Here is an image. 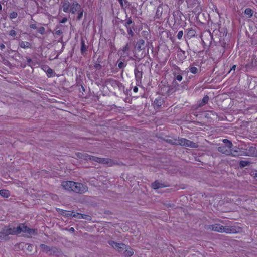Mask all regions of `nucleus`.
<instances>
[{"label":"nucleus","mask_w":257,"mask_h":257,"mask_svg":"<svg viewBox=\"0 0 257 257\" xmlns=\"http://www.w3.org/2000/svg\"><path fill=\"white\" fill-rule=\"evenodd\" d=\"M0 239H4V240L7 239L6 234H5V232H4L3 229L2 230V231H0Z\"/></svg>","instance_id":"09e8293b"},{"label":"nucleus","mask_w":257,"mask_h":257,"mask_svg":"<svg viewBox=\"0 0 257 257\" xmlns=\"http://www.w3.org/2000/svg\"><path fill=\"white\" fill-rule=\"evenodd\" d=\"M172 86L173 88H174V90L175 91H180L181 90L180 84H178L175 80L173 81Z\"/></svg>","instance_id":"c9c22d12"},{"label":"nucleus","mask_w":257,"mask_h":257,"mask_svg":"<svg viewBox=\"0 0 257 257\" xmlns=\"http://www.w3.org/2000/svg\"><path fill=\"white\" fill-rule=\"evenodd\" d=\"M240 155V154L238 153V151H237V150L232 151V150L231 149V154L230 155L233 156V157H237V156H239Z\"/></svg>","instance_id":"de8ad7c7"},{"label":"nucleus","mask_w":257,"mask_h":257,"mask_svg":"<svg viewBox=\"0 0 257 257\" xmlns=\"http://www.w3.org/2000/svg\"><path fill=\"white\" fill-rule=\"evenodd\" d=\"M67 21V19L66 18H63V19L61 20L60 22H61V23H65Z\"/></svg>","instance_id":"0e129e2a"},{"label":"nucleus","mask_w":257,"mask_h":257,"mask_svg":"<svg viewBox=\"0 0 257 257\" xmlns=\"http://www.w3.org/2000/svg\"><path fill=\"white\" fill-rule=\"evenodd\" d=\"M133 23V21L131 18H129L126 21L125 23V26L126 27H130V25Z\"/></svg>","instance_id":"a18cd8bd"},{"label":"nucleus","mask_w":257,"mask_h":257,"mask_svg":"<svg viewBox=\"0 0 257 257\" xmlns=\"http://www.w3.org/2000/svg\"><path fill=\"white\" fill-rule=\"evenodd\" d=\"M88 191L87 186L80 183L75 182V184L73 187L72 191L79 194H83Z\"/></svg>","instance_id":"0eeeda50"},{"label":"nucleus","mask_w":257,"mask_h":257,"mask_svg":"<svg viewBox=\"0 0 257 257\" xmlns=\"http://www.w3.org/2000/svg\"><path fill=\"white\" fill-rule=\"evenodd\" d=\"M183 73H179V74H177V75H176L175 76V79L174 80L176 81V80H178L179 81H182V79H183V77L182 76V74Z\"/></svg>","instance_id":"a19ab883"},{"label":"nucleus","mask_w":257,"mask_h":257,"mask_svg":"<svg viewBox=\"0 0 257 257\" xmlns=\"http://www.w3.org/2000/svg\"><path fill=\"white\" fill-rule=\"evenodd\" d=\"M20 46L22 48H31V44L26 41H21L19 43Z\"/></svg>","instance_id":"c85d7f7f"},{"label":"nucleus","mask_w":257,"mask_h":257,"mask_svg":"<svg viewBox=\"0 0 257 257\" xmlns=\"http://www.w3.org/2000/svg\"><path fill=\"white\" fill-rule=\"evenodd\" d=\"M5 48V46L4 44H1L0 45V49L3 50V49H4Z\"/></svg>","instance_id":"69168bd1"},{"label":"nucleus","mask_w":257,"mask_h":257,"mask_svg":"<svg viewBox=\"0 0 257 257\" xmlns=\"http://www.w3.org/2000/svg\"><path fill=\"white\" fill-rule=\"evenodd\" d=\"M94 67L95 69H98V70H100L103 66H104V64L103 65H102V64H100V63H98L96 62H94Z\"/></svg>","instance_id":"58836bf2"},{"label":"nucleus","mask_w":257,"mask_h":257,"mask_svg":"<svg viewBox=\"0 0 257 257\" xmlns=\"http://www.w3.org/2000/svg\"><path fill=\"white\" fill-rule=\"evenodd\" d=\"M129 51H130V46L128 43H127L123 47L122 49L119 51V52L121 54V58L122 57H125L129 55Z\"/></svg>","instance_id":"f3484780"},{"label":"nucleus","mask_w":257,"mask_h":257,"mask_svg":"<svg viewBox=\"0 0 257 257\" xmlns=\"http://www.w3.org/2000/svg\"><path fill=\"white\" fill-rule=\"evenodd\" d=\"M145 42L143 39L139 40L135 47V57L139 60L143 58L146 55L145 51Z\"/></svg>","instance_id":"7ed1b4c3"},{"label":"nucleus","mask_w":257,"mask_h":257,"mask_svg":"<svg viewBox=\"0 0 257 257\" xmlns=\"http://www.w3.org/2000/svg\"><path fill=\"white\" fill-rule=\"evenodd\" d=\"M91 159L92 161H95L101 164H106L108 165V166H111L113 164L112 161L108 158H102L93 156L92 158H91Z\"/></svg>","instance_id":"1a4fd4ad"},{"label":"nucleus","mask_w":257,"mask_h":257,"mask_svg":"<svg viewBox=\"0 0 257 257\" xmlns=\"http://www.w3.org/2000/svg\"><path fill=\"white\" fill-rule=\"evenodd\" d=\"M58 27H57L56 28V29L54 30L55 34L58 35H61L63 33L62 30L60 29H58Z\"/></svg>","instance_id":"8fccbe9b"},{"label":"nucleus","mask_w":257,"mask_h":257,"mask_svg":"<svg viewBox=\"0 0 257 257\" xmlns=\"http://www.w3.org/2000/svg\"><path fill=\"white\" fill-rule=\"evenodd\" d=\"M167 186L163 183H160L158 180H156L155 182L152 183L151 187L155 190L158 189L159 188L166 187Z\"/></svg>","instance_id":"aec40b11"},{"label":"nucleus","mask_w":257,"mask_h":257,"mask_svg":"<svg viewBox=\"0 0 257 257\" xmlns=\"http://www.w3.org/2000/svg\"><path fill=\"white\" fill-rule=\"evenodd\" d=\"M257 67V59L256 56L253 55L251 59H249L248 62L245 65V68L247 71L251 70Z\"/></svg>","instance_id":"9d476101"},{"label":"nucleus","mask_w":257,"mask_h":257,"mask_svg":"<svg viewBox=\"0 0 257 257\" xmlns=\"http://www.w3.org/2000/svg\"><path fill=\"white\" fill-rule=\"evenodd\" d=\"M74 184L75 182L68 181L63 182L61 185L65 190L68 191H72L73 187Z\"/></svg>","instance_id":"9b49d317"},{"label":"nucleus","mask_w":257,"mask_h":257,"mask_svg":"<svg viewBox=\"0 0 257 257\" xmlns=\"http://www.w3.org/2000/svg\"><path fill=\"white\" fill-rule=\"evenodd\" d=\"M135 76L136 80L137 82L141 81L142 77V69L138 67H136L134 70Z\"/></svg>","instance_id":"dca6fc26"},{"label":"nucleus","mask_w":257,"mask_h":257,"mask_svg":"<svg viewBox=\"0 0 257 257\" xmlns=\"http://www.w3.org/2000/svg\"><path fill=\"white\" fill-rule=\"evenodd\" d=\"M81 214L79 213L73 214V217H75V218H81Z\"/></svg>","instance_id":"bf43d9fd"},{"label":"nucleus","mask_w":257,"mask_h":257,"mask_svg":"<svg viewBox=\"0 0 257 257\" xmlns=\"http://www.w3.org/2000/svg\"><path fill=\"white\" fill-rule=\"evenodd\" d=\"M250 164L249 161L241 160L239 162V167L241 168H243L246 166H249Z\"/></svg>","instance_id":"72a5a7b5"},{"label":"nucleus","mask_w":257,"mask_h":257,"mask_svg":"<svg viewBox=\"0 0 257 257\" xmlns=\"http://www.w3.org/2000/svg\"><path fill=\"white\" fill-rule=\"evenodd\" d=\"M78 16H77V19L78 20H79L82 17L83 11L82 9H80V11H78Z\"/></svg>","instance_id":"603ef678"},{"label":"nucleus","mask_w":257,"mask_h":257,"mask_svg":"<svg viewBox=\"0 0 257 257\" xmlns=\"http://www.w3.org/2000/svg\"><path fill=\"white\" fill-rule=\"evenodd\" d=\"M30 27L31 28H32V29H37V27L36 25L35 24H31L30 25Z\"/></svg>","instance_id":"680f3d73"},{"label":"nucleus","mask_w":257,"mask_h":257,"mask_svg":"<svg viewBox=\"0 0 257 257\" xmlns=\"http://www.w3.org/2000/svg\"><path fill=\"white\" fill-rule=\"evenodd\" d=\"M80 9H81V6L76 2H73L71 5H70L69 12L74 14L77 11H80Z\"/></svg>","instance_id":"a211bd4d"},{"label":"nucleus","mask_w":257,"mask_h":257,"mask_svg":"<svg viewBox=\"0 0 257 257\" xmlns=\"http://www.w3.org/2000/svg\"><path fill=\"white\" fill-rule=\"evenodd\" d=\"M117 62L118 67H119V69H123L126 66V64L124 63L123 61H118Z\"/></svg>","instance_id":"79ce46f5"},{"label":"nucleus","mask_w":257,"mask_h":257,"mask_svg":"<svg viewBox=\"0 0 257 257\" xmlns=\"http://www.w3.org/2000/svg\"><path fill=\"white\" fill-rule=\"evenodd\" d=\"M180 88H181L180 90L185 89L187 87V85H186V83L185 82H182L181 84H180Z\"/></svg>","instance_id":"4d7b16f0"},{"label":"nucleus","mask_w":257,"mask_h":257,"mask_svg":"<svg viewBox=\"0 0 257 257\" xmlns=\"http://www.w3.org/2000/svg\"><path fill=\"white\" fill-rule=\"evenodd\" d=\"M43 69L47 73V76L49 77H50L53 73V70L47 65L44 66Z\"/></svg>","instance_id":"bb28decb"},{"label":"nucleus","mask_w":257,"mask_h":257,"mask_svg":"<svg viewBox=\"0 0 257 257\" xmlns=\"http://www.w3.org/2000/svg\"><path fill=\"white\" fill-rule=\"evenodd\" d=\"M126 28L128 34L131 36H133V35H134V33L133 32L132 28L131 27H126Z\"/></svg>","instance_id":"6e6d98bb"},{"label":"nucleus","mask_w":257,"mask_h":257,"mask_svg":"<svg viewBox=\"0 0 257 257\" xmlns=\"http://www.w3.org/2000/svg\"><path fill=\"white\" fill-rule=\"evenodd\" d=\"M176 142L177 143L176 144V145H181L182 146L188 147L193 148H196L198 147V145L196 143H194L193 141H191L185 138H176Z\"/></svg>","instance_id":"39448f33"},{"label":"nucleus","mask_w":257,"mask_h":257,"mask_svg":"<svg viewBox=\"0 0 257 257\" xmlns=\"http://www.w3.org/2000/svg\"><path fill=\"white\" fill-rule=\"evenodd\" d=\"M173 15L174 19V22L177 23H180L181 21H183V20L182 18V16H184L182 13L180 11H174L173 13Z\"/></svg>","instance_id":"f8f14e48"},{"label":"nucleus","mask_w":257,"mask_h":257,"mask_svg":"<svg viewBox=\"0 0 257 257\" xmlns=\"http://www.w3.org/2000/svg\"><path fill=\"white\" fill-rule=\"evenodd\" d=\"M106 59H104L103 55H99L97 59L95 61V62L100 63L101 64H104L106 62Z\"/></svg>","instance_id":"2f4dec72"},{"label":"nucleus","mask_w":257,"mask_h":257,"mask_svg":"<svg viewBox=\"0 0 257 257\" xmlns=\"http://www.w3.org/2000/svg\"><path fill=\"white\" fill-rule=\"evenodd\" d=\"M40 247L43 250V251L50 255L56 253L57 250L56 247H50L44 244H41Z\"/></svg>","instance_id":"6e6552de"},{"label":"nucleus","mask_w":257,"mask_h":257,"mask_svg":"<svg viewBox=\"0 0 257 257\" xmlns=\"http://www.w3.org/2000/svg\"><path fill=\"white\" fill-rule=\"evenodd\" d=\"M122 254L125 257H131L134 254V251L130 246H126Z\"/></svg>","instance_id":"4be33fe9"},{"label":"nucleus","mask_w":257,"mask_h":257,"mask_svg":"<svg viewBox=\"0 0 257 257\" xmlns=\"http://www.w3.org/2000/svg\"><path fill=\"white\" fill-rule=\"evenodd\" d=\"M174 206L175 205L173 204H167L166 205V206L168 207H174Z\"/></svg>","instance_id":"338daca9"},{"label":"nucleus","mask_w":257,"mask_h":257,"mask_svg":"<svg viewBox=\"0 0 257 257\" xmlns=\"http://www.w3.org/2000/svg\"><path fill=\"white\" fill-rule=\"evenodd\" d=\"M177 53L178 56H180L182 60L186 58V56H185V52L184 50L180 49V51H178Z\"/></svg>","instance_id":"e433bc0d"},{"label":"nucleus","mask_w":257,"mask_h":257,"mask_svg":"<svg viewBox=\"0 0 257 257\" xmlns=\"http://www.w3.org/2000/svg\"><path fill=\"white\" fill-rule=\"evenodd\" d=\"M189 71L191 73L195 74L197 73L198 70L197 68H196V67L190 66L189 67Z\"/></svg>","instance_id":"4c0bfd02"},{"label":"nucleus","mask_w":257,"mask_h":257,"mask_svg":"<svg viewBox=\"0 0 257 257\" xmlns=\"http://www.w3.org/2000/svg\"><path fill=\"white\" fill-rule=\"evenodd\" d=\"M163 91H166V94L167 95H170L173 94L175 92L174 90V88H173V86H165L163 89Z\"/></svg>","instance_id":"393cba45"},{"label":"nucleus","mask_w":257,"mask_h":257,"mask_svg":"<svg viewBox=\"0 0 257 257\" xmlns=\"http://www.w3.org/2000/svg\"><path fill=\"white\" fill-rule=\"evenodd\" d=\"M61 9L65 12H69L70 4L67 0L61 2Z\"/></svg>","instance_id":"6ab92c4d"},{"label":"nucleus","mask_w":257,"mask_h":257,"mask_svg":"<svg viewBox=\"0 0 257 257\" xmlns=\"http://www.w3.org/2000/svg\"><path fill=\"white\" fill-rule=\"evenodd\" d=\"M108 244L121 254L126 248V245L122 243H117L112 240L108 241Z\"/></svg>","instance_id":"423d86ee"},{"label":"nucleus","mask_w":257,"mask_h":257,"mask_svg":"<svg viewBox=\"0 0 257 257\" xmlns=\"http://www.w3.org/2000/svg\"><path fill=\"white\" fill-rule=\"evenodd\" d=\"M81 218L90 220L91 219V217L90 216L86 215V214H81Z\"/></svg>","instance_id":"5fc2aeb1"},{"label":"nucleus","mask_w":257,"mask_h":257,"mask_svg":"<svg viewBox=\"0 0 257 257\" xmlns=\"http://www.w3.org/2000/svg\"><path fill=\"white\" fill-rule=\"evenodd\" d=\"M122 9H124L125 8H126L127 6L129 5V2L127 1L126 0H117Z\"/></svg>","instance_id":"7c9ffc66"},{"label":"nucleus","mask_w":257,"mask_h":257,"mask_svg":"<svg viewBox=\"0 0 257 257\" xmlns=\"http://www.w3.org/2000/svg\"><path fill=\"white\" fill-rule=\"evenodd\" d=\"M245 15L248 18H251L253 15V11L250 8H247L244 11Z\"/></svg>","instance_id":"473e14b6"},{"label":"nucleus","mask_w":257,"mask_h":257,"mask_svg":"<svg viewBox=\"0 0 257 257\" xmlns=\"http://www.w3.org/2000/svg\"><path fill=\"white\" fill-rule=\"evenodd\" d=\"M173 70H174L173 72L174 76H175L176 75H177V74L183 73L182 71L180 70V68L178 66L174 65H173Z\"/></svg>","instance_id":"f704fd0d"},{"label":"nucleus","mask_w":257,"mask_h":257,"mask_svg":"<svg viewBox=\"0 0 257 257\" xmlns=\"http://www.w3.org/2000/svg\"><path fill=\"white\" fill-rule=\"evenodd\" d=\"M17 16H18L17 13L13 11L10 14V18L11 19L16 18L17 17Z\"/></svg>","instance_id":"37998d69"},{"label":"nucleus","mask_w":257,"mask_h":257,"mask_svg":"<svg viewBox=\"0 0 257 257\" xmlns=\"http://www.w3.org/2000/svg\"><path fill=\"white\" fill-rule=\"evenodd\" d=\"M164 103V99L160 96H158L155 99L153 105L155 109H158L160 108Z\"/></svg>","instance_id":"4468645a"},{"label":"nucleus","mask_w":257,"mask_h":257,"mask_svg":"<svg viewBox=\"0 0 257 257\" xmlns=\"http://www.w3.org/2000/svg\"><path fill=\"white\" fill-rule=\"evenodd\" d=\"M75 156L78 159H81L84 160H90L92 161L91 158H92L93 156H90L88 154L83 152L80 153L77 152L75 153Z\"/></svg>","instance_id":"ddd939ff"},{"label":"nucleus","mask_w":257,"mask_h":257,"mask_svg":"<svg viewBox=\"0 0 257 257\" xmlns=\"http://www.w3.org/2000/svg\"><path fill=\"white\" fill-rule=\"evenodd\" d=\"M57 211L59 214H60L61 215H62L63 216H64V214H65L66 213V210H63L62 209H60V208L57 209Z\"/></svg>","instance_id":"864d4df0"},{"label":"nucleus","mask_w":257,"mask_h":257,"mask_svg":"<svg viewBox=\"0 0 257 257\" xmlns=\"http://www.w3.org/2000/svg\"><path fill=\"white\" fill-rule=\"evenodd\" d=\"M244 154L248 156H255L256 155V148L255 147L250 146L245 150Z\"/></svg>","instance_id":"2eb2a0df"},{"label":"nucleus","mask_w":257,"mask_h":257,"mask_svg":"<svg viewBox=\"0 0 257 257\" xmlns=\"http://www.w3.org/2000/svg\"><path fill=\"white\" fill-rule=\"evenodd\" d=\"M222 142L224 145L218 147V151L226 155H230L231 154V148L233 146L232 142L226 139H223Z\"/></svg>","instance_id":"20e7f679"},{"label":"nucleus","mask_w":257,"mask_h":257,"mask_svg":"<svg viewBox=\"0 0 257 257\" xmlns=\"http://www.w3.org/2000/svg\"><path fill=\"white\" fill-rule=\"evenodd\" d=\"M163 9L162 6L160 5L158 7L155 17V18L159 19L161 18L163 14Z\"/></svg>","instance_id":"a878e982"},{"label":"nucleus","mask_w":257,"mask_h":257,"mask_svg":"<svg viewBox=\"0 0 257 257\" xmlns=\"http://www.w3.org/2000/svg\"><path fill=\"white\" fill-rule=\"evenodd\" d=\"M69 231L70 232H71L73 233V232H75V229H74V228L73 227H71V228L69 229Z\"/></svg>","instance_id":"774afa93"},{"label":"nucleus","mask_w":257,"mask_h":257,"mask_svg":"<svg viewBox=\"0 0 257 257\" xmlns=\"http://www.w3.org/2000/svg\"><path fill=\"white\" fill-rule=\"evenodd\" d=\"M202 10L201 8V7L199 3H197V6L195 7V8L193 10V12L196 14H199L202 12Z\"/></svg>","instance_id":"cd10ccee"},{"label":"nucleus","mask_w":257,"mask_h":257,"mask_svg":"<svg viewBox=\"0 0 257 257\" xmlns=\"http://www.w3.org/2000/svg\"><path fill=\"white\" fill-rule=\"evenodd\" d=\"M188 34L190 36H194L195 35V31L193 29H190L188 32Z\"/></svg>","instance_id":"052dcab7"},{"label":"nucleus","mask_w":257,"mask_h":257,"mask_svg":"<svg viewBox=\"0 0 257 257\" xmlns=\"http://www.w3.org/2000/svg\"><path fill=\"white\" fill-rule=\"evenodd\" d=\"M0 195L4 198H8L10 196L9 191L7 190H0Z\"/></svg>","instance_id":"c756f323"},{"label":"nucleus","mask_w":257,"mask_h":257,"mask_svg":"<svg viewBox=\"0 0 257 257\" xmlns=\"http://www.w3.org/2000/svg\"><path fill=\"white\" fill-rule=\"evenodd\" d=\"M81 53L82 55H84L87 51V46L85 43L84 40L82 39L81 41Z\"/></svg>","instance_id":"b1692460"},{"label":"nucleus","mask_w":257,"mask_h":257,"mask_svg":"<svg viewBox=\"0 0 257 257\" xmlns=\"http://www.w3.org/2000/svg\"><path fill=\"white\" fill-rule=\"evenodd\" d=\"M183 35V31H179V32L177 34V38L179 40L181 39V38H182Z\"/></svg>","instance_id":"13d9d810"},{"label":"nucleus","mask_w":257,"mask_h":257,"mask_svg":"<svg viewBox=\"0 0 257 257\" xmlns=\"http://www.w3.org/2000/svg\"><path fill=\"white\" fill-rule=\"evenodd\" d=\"M9 34L10 36L14 37L17 35V33L15 30H11V31H10Z\"/></svg>","instance_id":"3c124183"},{"label":"nucleus","mask_w":257,"mask_h":257,"mask_svg":"<svg viewBox=\"0 0 257 257\" xmlns=\"http://www.w3.org/2000/svg\"><path fill=\"white\" fill-rule=\"evenodd\" d=\"M27 62L28 65H30V63L32 62V60L30 58H27Z\"/></svg>","instance_id":"e2e57ef3"},{"label":"nucleus","mask_w":257,"mask_h":257,"mask_svg":"<svg viewBox=\"0 0 257 257\" xmlns=\"http://www.w3.org/2000/svg\"><path fill=\"white\" fill-rule=\"evenodd\" d=\"M74 213L73 211H66V213L64 214V216L65 217H70L73 216V214Z\"/></svg>","instance_id":"49530a36"},{"label":"nucleus","mask_w":257,"mask_h":257,"mask_svg":"<svg viewBox=\"0 0 257 257\" xmlns=\"http://www.w3.org/2000/svg\"><path fill=\"white\" fill-rule=\"evenodd\" d=\"M207 228L212 231H216L220 233L225 232L226 233H235L237 232L235 227L234 226H224L219 224L209 225L208 226Z\"/></svg>","instance_id":"f03ea898"},{"label":"nucleus","mask_w":257,"mask_h":257,"mask_svg":"<svg viewBox=\"0 0 257 257\" xmlns=\"http://www.w3.org/2000/svg\"><path fill=\"white\" fill-rule=\"evenodd\" d=\"M166 141L168 142V143L171 144V145H176V139H168L166 140Z\"/></svg>","instance_id":"ea45409f"},{"label":"nucleus","mask_w":257,"mask_h":257,"mask_svg":"<svg viewBox=\"0 0 257 257\" xmlns=\"http://www.w3.org/2000/svg\"><path fill=\"white\" fill-rule=\"evenodd\" d=\"M6 238L9 235H18L21 232L26 233L29 235L33 234L35 230L28 227L25 224L21 223L17 227L5 226L3 228Z\"/></svg>","instance_id":"f257e3e1"},{"label":"nucleus","mask_w":257,"mask_h":257,"mask_svg":"<svg viewBox=\"0 0 257 257\" xmlns=\"http://www.w3.org/2000/svg\"><path fill=\"white\" fill-rule=\"evenodd\" d=\"M209 98L207 95L205 96L202 100L198 102V107H201L204 106L209 101Z\"/></svg>","instance_id":"5701e85b"},{"label":"nucleus","mask_w":257,"mask_h":257,"mask_svg":"<svg viewBox=\"0 0 257 257\" xmlns=\"http://www.w3.org/2000/svg\"><path fill=\"white\" fill-rule=\"evenodd\" d=\"M105 83L106 85H110L111 86L113 87L118 86L120 84V83L118 81L112 78L107 79L105 81Z\"/></svg>","instance_id":"412c9836"},{"label":"nucleus","mask_w":257,"mask_h":257,"mask_svg":"<svg viewBox=\"0 0 257 257\" xmlns=\"http://www.w3.org/2000/svg\"><path fill=\"white\" fill-rule=\"evenodd\" d=\"M37 30L38 32L41 34H44L45 32V29L44 27H41L40 28H37Z\"/></svg>","instance_id":"c03bdc74"}]
</instances>
